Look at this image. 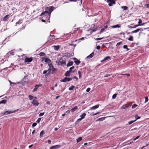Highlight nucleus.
<instances>
[{"label": "nucleus", "mask_w": 149, "mask_h": 149, "mask_svg": "<svg viewBox=\"0 0 149 149\" xmlns=\"http://www.w3.org/2000/svg\"><path fill=\"white\" fill-rule=\"evenodd\" d=\"M123 75H126L127 76V77H129L130 75V74H124Z\"/></svg>", "instance_id": "obj_54"}, {"label": "nucleus", "mask_w": 149, "mask_h": 149, "mask_svg": "<svg viewBox=\"0 0 149 149\" xmlns=\"http://www.w3.org/2000/svg\"><path fill=\"white\" fill-rule=\"evenodd\" d=\"M73 63L72 61L69 62L67 64V66H70L72 65Z\"/></svg>", "instance_id": "obj_27"}, {"label": "nucleus", "mask_w": 149, "mask_h": 149, "mask_svg": "<svg viewBox=\"0 0 149 149\" xmlns=\"http://www.w3.org/2000/svg\"><path fill=\"white\" fill-rule=\"evenodd\" d=\"M61 82H66L68 81V78L65 77L61 81Z\"/></svg>", "instance_id": "obj_20"}, {"label": "nucleus", "mask_w": 149, "mask_h": 149, "mask_svg": "<svg viewBox=\"0 0 149 149\" xmlns=\"http://www.w3.org/2000/svg\"><path fill=\"white\" fill-rule=\"evenodd\" d=\"M48 65H49V68H50L51 67H53V65H52L51 63V64H48Z\"/></svg>", "instance_id": "obj_52"}, {"label": "nucleus", "mask_w": 149, "mask_h": 149, "mask_svg": "<svg viewBox=\"0 0 149 149\" xmlns=\"http://www.w3.org/2000/svg\"><path fill=\"white\" fill-rule=\"evenodd\" d=\"M58 64L59 65H65V61L62 58L59 60L58 62Z\"/></svg>", "instance_id": "obj_3"}, {"label": "nucleus", "mask_w": 149, "mask_h": 149, "mask_svg": "<svg viewBox=\"0 0 149 149\" xmlns=\"http://www.w3.org/2000/svg\"><path fill=\"white\" fill-rule=\"evenodd\" d=\"M123 47L125 49H127V45H124Z\"/></svg>", "instance_id": "obj_55"}, {"label": "nucleus", "mask_w": 149, "mask_h": 149, "mask_svg": "<svg viewBox=\"0 0 149 149\" xmlns=\"http://www.w3.org/2000/svg\"><path fill=\"white\" fill-rule=\"evenodd\" d=\"M72 77L68 78V81H71L72 79Z\"/></svg>", "instance_id": "obj_49"}, {"label": "nucleus", "mask_w": 149, "mask_h": 149, "mask_svg": "<svg viewBox=\"0 0 149 149\" xmlns=\"http://www.w3.org/2000/svg\"><path fill=\"white\" fill-rule=\"evenodd\" d=\"M117 95V94L116 93L114 94V95H113L112 98L113 99H115Z\"/></svg>", "instance_id": "obj_33"}, {"label": "nucleus", "mask_w": 149, "mask_h": 149, "mask_svg": "<svg viewBox=\"0 0 149 149\" xmlns=\"http://www.w3.org/2000/svg\"><path fill=\"white\" fill-rule=\"evenodd\" d=\"M65 112L67 114H69L70 113V111L69 110H68L66 111Z\"/></svg>", "instance_id": "obj_59"}, {"label": "nucleus", "mask_w": 149, "mask_h": 149, "mask_svg": "<svg viewBox=\"0 0 149 149\" xmlns=\"http://www.w3.org/2000/svg\"><path fill=\"white\" fill-rule=\"evenodd\" d=\"M74 68V66H72V67H71L70 68V69H69V71H70L71 72H72V71H71L72 70V69H73Z\"/></svg>", "instance_id": "obj_46"}, {"label": "nucleus", "mask_w": 149, "mask_h": 149, "mask_svg": "<svg viewBox=\"0 0 149 149\" xmlns=\"http://www.w3.org/2000/svg\"><path fill=\"white\" fill-rule=\"evenodd\" d=\"M42 63L45 62L47 63H49L51 62V60L48 58L45 57H42Z\"/></svg>", "instance_id": "obj_2"}, {"label": "nucleus", "mask_w": 149, "mask_h": 149, "mask_svg": "<svg viewBox=\"0 0 149 149\" xmlns=\"http://www.w3.org/2000/svg\"><path fill=\"white\" fill-rule=\"evenodd\" d=\"M54 7L53 6H50L49 8L47 7L46 8V11L41 13V15L43 16V17L45 16H47V19H47L48 17L49 18L51 13L54 10Z\"/></svg>", "instance_id": "obj_1"}, {"label": "nucleus", "mask_w": 149, "mask_h": 149, "mask_svg": "<svg viewBox=\"0 0 149 149\" xmlns=\"http://www.w3.org/2000/svg\"><path fill=\"white\" fill-rule=\"evenodd\" d=\"M41 119V118H39L36 121V122L38 123H39Z\"/></svg>", "instance_id": "obj_44"}, {"label": "nucleus", "mask_w": 149, "mask_h": 149, "mask_svg": "<svg viewBox=\"0 0 149 149\" xmlns=\"http://www.w3.org/2000/svg\"><path fill=\"white\" fill-rule=\"evenodd\" d=\"M105 118L104 117H102L99 118L96 120V121H103L104 120Z\"/></svg>", "instance_id": "obj_19"}, {"label": "nucleus", "mask_w": 149, "mask_h": 149, "mask_svg": "<svg viewBox=\"0 0 149 149\" xmlns=\"http://www.w3.org/2000/svg\"><path fill=\"white\" fill-rule=\"evenodd\" d=\"M127 27H128V28H129V29L132 28V27L130 26H129V25L127 26Z\"/></svg>", "instance_id": "obj_62"}, {"label": "nucleus", "mask_w": 149, "mask_h": 149, "mask_svg": "<svg viewBox=\"0 0 149 149\" xmlns=\"http://www.w3.org/2000/svg\"><path fill=\"white\" fill-rule=\"evenodd\" d=\"M33 60V58L32 57L26 58L25 59L24 62L27 63L31 62Z\"/></svg>", "instance_id": "obj_4"}, {"label": "nucleus", "mask_w": 149, "mask_h": 149, "mask_svg": "<svg viewBox=\"0 0 149 149\" xmlns=\"http://www.w3.org/2000/svg\"><path fill=\"white\" fill-rule=\"evenodd\" d=\"M107 2L109 3V5L110 6H112L113 4L115 3V1L113 0H107Z\"/></svg>", "instance_id": "obj_5"}, {"label": "nucleus", "mask_w": 149, "mask_h": 149, "mask_svg": "<svg viewBox=\"0 0 149 149\" xmlns=\"http://www.w3.org/2000/svg\"><path fill=\"white\" fill-rule=\"evenodd\" d=\"M122 43V42H118L117 44H116V46H119Z\"/></svg>", "instance_id": "obj_43"}, {"label": "nucleus", "mask_w": 149, "mask_h": 149, "mask_svg": "<svg viewBox=\"0 0 149 149\" xmlns=\"http://www.w3.org/2000/svg\"><path fill=\"white\" fill-rule=\"evenodd\" d=\"M127 106L126 104L123 105L121 107L122 109H125L127 107Z\"/></svg>", "instance_id": "obj_32"}, {"label": "nucleus", "mask_w": 149, "mask_h": 149, "mask_svg": "<svg viewBox=\"0 0 149 149\" xmlns=\"http://www.w3.org/2000/svg\"><path fill=\"white\" fill-rule=\"evenodd\" d=\"M22 21V20L20 19L19 20V21L17 23H16V25H17V24H19L20 23H21L22 22L21 21Z\"/></svg>", "instance_id": "obj_50"}, {"label": "nucleus", "mask_w": 149, "mask_h": 149, "mask_svg": "<svg viewBox=\"0 0 149 149\" xmlns=\"http://www.w3.org/2000/svg\"><path fill=\"white\" fill-rule=\"evenodd\" d=\"M110 74H106L105 76H104V77H108L109 76H110Z\"/></svg>", "instance_id": "obj_63"}, {"label": "nucleus", "mask_w": 149, "mask_h": 149, "mask_svg": "<svg viewBox=\"0 0 149 149\" xmlns=\"http://www.w3.org/2000/svg\"><path fill=\"white\" fill-rule=\"evenodd\" d=\"M145 6L147 8H149V3L148 4H145Z\"/></svg>", "instance_id": "obj_42"}, {"label": "nucleus", "mask_w": 149, "mask_h": 149, "mask_svg": "<svg viewBox=\"0 0 149 149\" xmlns=\"http://www.w3.org/2000/svg\"><path fill=\"white\" fill-rule=\"evenodd\" d=\"M139 31H143V29H142L141 28L132 31L131 32V33L132 34L134 33H136L138 32Z\"/></svg>", "instance_id": "obj_8"}, {"label": "nucleus", "mask_w": 149, "mask_h": 149, "mask_svg": "<svg viewBox=\"0 0 149 149\" xmlns=\"http://www.w3.org/2000/svg\"><path fill=\"white\" fill-rule=\"evenodd\" d=\"M99 107V105L97 104L96 105H95L93 107H92L91 109H90L91 110H93V109H95L97 108H98Z\"/></svg>", "instance_id": "obj_13"}, {"label": "nucleus", "mask_w": 149, "mask_h": 149, "mask_svg": "<svg viewBox=\"0 0 149 149\" xmlns=\"http://www.w3.org/2000/svg\"><path fill=\"white\" fill-rule=\"evenodd\" d=\"M110 57L109 56H107L104 58V60H106L110 59Z\"/></svg>", "instance_id": "obj_34"}, {"label": "nucleus", "mask_w": 149, "mask_h": 149, "mask_svg": "<svg viewBox=\"0 0 149 149\" xmlns=\"http://www.w3.org/2000/svg\"><path fill=\"white\" fill-rule=\"evenodd\" d=\"M74 88V86L72 85L69 88V90L70 91L72 90Z\"/></svg>", "instance_id": "obj_31"}, {"label": "nucleus", "mask_w": 149, "mask_h": 149, "mask_svg": "<svg viewBox=\"0 0 149 149\" xmlns=\"http://www.w3.org/2000/svg\"><path fill=\"white\" fill-rule=\"evenodd\" d=\"M94 53L93 52L91 53L90 55L87 57V58L90 59L91 58L94 56Z\"/></svg>", "instance_id": "obj_15"}, {"label": "nucleus", "mask_w": 149, "mask_h": 149, "mask_svg": "<svg viewBox=\"0 0 149 149\" xmlns=\"http://www.w3.org/2000/svg\"><path fill=\"white\" fill-rule=\"evenodd\" d=\"M32 104H33L34 106L36 107L38 106V105L39 103L37 100H33L32 102Z\"/></svg>", "instance_id": "obj_7"}, {"label": "nucleus", "mask_w": 149, "mask_h": 149, "mask_svg": "<svg viewBox=\"0 0 149 149\" xmlns=\"http://www.w3.org/2000/svg\"><path fill=\"white\" fill-rule=\"evenodd\" d=\"M128 40L130 41H133V37L131 36H130V38L128 39Z\"/></svg>", "instance_id": "obj_28"}, {"label": "nucleus", "mask_w": 149, "mask_h": 149, "mask_svg": "<svg viewBox=\"0 0 149 149\" xmlns=\"http://www.w3.org/2000/svg\"><path fill=\"white\" fill-rule=\"evenodd\" d=\"M29 99L30 100H32L34 98H36V97H34L32 95H29Z\"/></svg>", "instance_id": "obj_24"}, {"label": "nucleus", "mask_w": 149, "mask_h": 149, "mask_svg": "<svg viewBox=\"0 0 149 149\" xmlns=\"http://www.w3.org/2000/svg\"><path fill=\"white\" fill-rule=\"evenodd\" d=\"M82 138L81 137H79L77 139V143L80 141L82 140Z\"/></svg>", "instance_id": "obj_30"}, {"label": "nucleus", "mask_w": 149, "mask_h": 149, "mask_svg": "<svg viewBox=\"0 0 149 149\" xmlns=\"http://www.w3.org/2000/svg\"><path fill=\"white\" fill-rule=\"evenodd\" d=\"M9 15H7L4 17L3 19V21H7L8 19Z\"/></svg>", "instance_id": "obj_12"}, {"label": "nucleus", "mask_w": 149, "mask_h": 149, "mask_svg": "<svg viewBox=\"0 0 149 149\" xmlns=\"http://www.w3.org/2000/svg\"><path fill=\"white\" fill-rule=\"evenodd\" d=\"M37 125V123H33L32 125V126L33 127H35Z\"/></svg>", "instance_id": "obj_48"}, {"label": "nucleus", "mask_w": 149, "mask_h": 149, "mask_svg": "<svg viewBox=\"0 0 149 149\" xmlns=\"http://www.w3.org/2000/svg\"><path fill=\"white\" fill-rule=\"evenodd\" d=\"M60 146L59 145H56L51 147L49 149H56L59 148Z\"/></svg>", "instance_id": "obj_9"}, {"label": "nucleus", "mask_w": 149, "mask_h": 149, "mask_svg": "<svg viewBox=\"0 0 149 149\" xmlns=\"http://www.w3.org/2000/svg\"><path fill=\"white\" fill-rule=\"evenodd\" d=\"M82 119H81V118H79L77 119V122H79Z\"/></svg>", "instance_id": "obj_58"}, {"label": "nucleus", "mask_w": 149, "mask_h": 149, "mask_svg": "<svg viewBox=\"0 0 149 149\" xmlns=\"http://www.w3.org/2000/svg\"><path fill=\"white\" fill-rule=\"evenodd\" d=\"M77 109L78 107L77 106H75L71 109V111L72 112H74Z\"/></svg>", "instance_id": "obj_16"}, {"label": "nucleus", "mask_w": 149, "mask_h": 149, "mask_svg": "<svg viewBox=\"0 0 149 149\" xmlns=\"http://www.w3.org/2000/svg\"><path fill=\"white\" fill-rule=\"evenodd\" d=\"M47 72H48V73H49V71L48 70V69L47 70H45L43 72V74H45L47 73Z\"/></svg>", "instance_id": "obj_40"}, {"label": "nucleus", "mask_w": 149, "mask_h": 149, "mask_svg": "<svg viewBox=\"0 0 149 149\" xmlns=\"http://www.w3.org/2000/svg\"><path fill=\"white\" fill-rule=\"evenodd\" d=\"M74 60L75 63L77 65H79L80 63V61L77 60V59L75 58H74Z\"/></svg>", "instance_id": "obj_14"}, {"label": "nucleus", "mask_w": 149, "mask_h": 149, "mask_svg": "<svg viewBox=\"0 0 149 149\" xmlns=\"http://www.w3.org/2000/svg\"><path fill=\"white\" fill-rule=\"evenodd\" d=\"M137 105H136L135 104H134L132 105V109H134L135 108H136V107H137Z\"/></svg>", "instance_id": "obj_39"}, {"label": "nucleus", "mask_w": 149, "mask_h": 149, "mask_svg": "<svg viewBox=\"0 0 149 149\" xmlns=\"http://www.w3.org/2000/svg\"><path fill=\"white\" fill-rule=\"evenodd\" d=\"M121 27V26L119 24H117L116 25L113 26H111V27L113 28H120Z\"/></svg>", "instance_id": "obj_17"}, {"label": "nucleus", "mask_w": 149, "mask_h": 149, "mask_svg": "<svg viewBox=\"0 0 149 149\" xmlns=\"http://www.w3.org/2000/svg\"><path fill=\"white\" fill-rule=\"evenodd\" d=\"M17 110L15 111H5L4 113V115H7L9 114L15 112Z\"/></svg>", "instance_id": "obj_6"}, {"label": "nucleus", "mask_w": 149, "mask_h": 149, "mask_svg": "<svg viewBox=\"0 0 149 149\" xmlns=\"http://www.w3.org/2000/svg\"><path fill=\"white\" fill-rule=\"evenodd\" d=\"M44 112L41 113L39 114V116L40 117L44 115Z\"/></svg>", "instance_id": "obj_47"}, {"label": "nucleus", "mask_w": 149, "mask_h": 149, "mask_svg": "<svg viewBox=\"0 0 149 149\" xmlns=\"http://www.w3.org/2000/svg\"><path fill=\"white\" fill-rule=\"evenodd\" d=\"M102 38H98L96 39V40H101L102 39Z\"/></svg>", "instance_id": "obj_60"}, {"label": "nucleus", "mask_w": 149, "mask_h": 149, "mask_svg": "<svg viewBox=\"0 0 149 149\" xmlns=\"http://www.w3.org/2000/svg\"><path fill=\"white\" fill-rule=\"evenodd\" d=\"M86 115V114L85 113H84L82 114L80 116V117L83 119L84 118Z\"/></svg>", "instance_id": "obj_23"}, {"label": "nucleus", "mask_w": 149, "mask_h": 149, "mask_svg": "<svg viewBox=\"0 0 149 149\" xmlns=\"http://www.w3.org/2000/svg\"><path fill=\"white\" fill-rule=\"evenodd\" d=\"M48 143L49 144H50L51 143V141H50V140H48Z\"/></svg>", "instance_id": "obj_61"}, {"label": "nucleus", "mask_w": 149, "mask_h": 149, "mask_svg": "<svg viewBox=\"0 0 149 149\" xmlns=\"http://www.w3.org/2000/svg\"><path fill=\"white\" fill-rule=\"evenodd\" d=\"M78 72L79 75V78H81V72L80 71H78Z\"/></svg>", "instance_id": "obj_35"}, {"label": "nucleus", "mask_w": 149, "mask_h": 149, "mask_svg": "<svg viewBox=\"0 0 149 149\" xmlns=\"http://www.w3.org/2000/svg\"><path fill=\"white\" fill-rule=\"evenodd\" d=\"M104 29L103 28L101 30V31H100V33H101L104 32Z\"/></svg>", "instance_id": "obj_56"}, {"label": "nucleus", "mask_w": 149, "mask_h": 149, "mask_svg": "<svg viewBox=\"0 0 149 149\" xmlns=\"http://www.w3.org/2000/svg\"><path fill=\"white\" fill-rule=\"evenodd\" d=\"M45 134V132L43 130L41 131L40 134V137L41 138Z\"/></svg>", "instance_id": "obj_22"}, {"label": "nucleus", "mask_w": 149, "mask_h": 149, "mask_svg": "<svg viewBox=\"0 0 149 149\" xmlns=\"http://www.w3.org/2000/svg\"><path fill=\"white\" fill-rule=\"evenodd\" d=\"M145 24V23H143L142 24H136L134 25L132 27V28H136V27H138L139 26H142L144 25Z\"/></svg>", "instance_id": "obj_18"}, {"label": "nucleus", "mask_w": 149, "mask_h": 149, "mask_svg": "<svg viewBox=\"0 0 149 149\" xmlns=\"http://www.w3.org/2000/svg\"><path fill=\"white\" fill-rule=\"evenodd\" d=\"M100 48V46L99 45L97 46L96 47V48L97 49H99Z\"/></svg>", "instance_id": "obj_57"}, {"label": "nucleus", "mask_w": 149, "mask_h": 149, "mask_svg": "<svg viewBox=\"0 0 149 149\" xmlns=\"http://www.w3.org/2000/svg\"><path fill=\"white\" fill-rule=\"evenodd\" d=\"M70 72L69 71H67L65 74V75L67 77H69L70 76Z\"/></svg>", "instance_id": "obj_21"}, {"label": "nucleus", "mask_w": 149, "mask_h": 149, "mask_svg": "<svg viewBox=\"0 0 149 149\" xmlns=\"http://www.w3.org/2000/svg\"><path fill=\"white\" fill-rule=\"evenodd\" d=\"M54 49L55 50H58L59 48V46H54Z\"/></svg>", "instance_id": "obj_25"}, {"label": "nucleus", "mask_w": 149, "mask_h": 149, "mask_svg": "<svg viewBox=\"0 0 149 149\" xmlns=\"http://www.w3.org/2000/svg\"><path fill=\"white\" fill-rule=\"evenodd\" d=\"M121 8L123 9L124 10H127L128 7L126 6H122L121 7Z\"/></svg>", "instance_id": "obj_29"}, {"label": "nucleus", "mask_w": 149, "mask_h": 149, "mask_svg": "<svg viewBox=\"0 0 149 149\" xmlns=\"http://www.w3.org/2000/svg\"><path fill=\"white\" fill-rule=\"evenodd\" d=\"M136 121V120H131L128 122V123L129 125H130V124H132V123H134V122H135Z\"/></svg>", "instance_id": "obj_38"}, {"label": "nucleus", "mask_w": 149, "mask_h": 149, "mask_svg": "<svg viewBox=\"0 0 149 149\" xmlns=\"http://www.w3.org/2000/svg\"><path fill=\"white\" fill-rule=\"evenodd\" d=\"M140 137V136H137L135 139L133 140V141H135V140L138 139Z\"/></svg>", "instance_id": "obj_53"}, {"label": "nucleus", "mask_w": 149, "mask_h": 149, "mask_svg": "<svg viewBox=\"0 0 149 149\" xmlns=\"http://www.w3.org/2000/svg\"><path fill=\"white\" fill-rule=\"evenodd\" d=\"M40 86H41L40 85H36L35 86V88L33 90V92H34L37 91L38 87Z\"/></svg>", "instance_id": "obj_10"}, {"label": "nucleus", "mask_w": 149, "mask_h": 149, "mask_svg": "<svg viewBox=\"0 0 149 149\" xmlns=\"http://www.w3.org/2000/svg\"><path fill=\"white\" fill-rule=\"evenodd\" d=\"M90 90H91L90 88H88L87 89L86 91L87 92H88L90 91Z\"/></svg>", "instance_id": "obj_51"}, {"label": "nucleus", "mask_w": 149, "mask_h": 149, "mask_svg": "<svg viewBox=\"0 0 149 149\" xmlns=\"http://www.w3.org/2000/svg\"><path fill=\"white\" fill-rule=\"evenodd\" d=\"M136 120L140 118V117L139 116L137 115H136L135 116Z\"/></svg>", "instance_id": "obj_37"}, {"label": "nucleus", "mask_w": 149, "mask_h": 149, "mask_svg": "<svg viewBox=\"0 0 149 149\" xmlns=\"http://www.w3.org/2000/svg\"><path fill=\"white\" fill-rule=\"evenodd\" d=\"M7 102L6 100H4L0 102V104H5Z\"/></svg>", "instance_id": "obj_26"}, {"label": "nucleus", "mask_w": 149, "mask_h": 149, "mask_svg": "<svg viewBox=\"0 0 149 149\" xmlns=\"http://www.w3.org/2000/svg\"><path fill=\"white\" fill-rule=\"evenodd\" d=\"M142 22L141 20V19H139L138 23L139 24H141V23Z\"/></svg>", "instance_id": "obj_45"}, {"label": "nucleus", "mask_w": 149, "mask_h": 149, "mask_svg": "<svg viewBox=\"0 0 149 149\" xmlns=\"http://www.w3.org/2000/svg\"><path fill=\"white\" fill-rule=\"evenodd\" d=\"M39 55L40 56H44L45 54L43 52H41L40 53Z\"/></svg>", "instance_id": "obj_36"}, {"label": "nucleus", "mask_w": 149, "mask_h": 149, "mask_svg": "<svg viewBox=\"0 0 149 149\" xmlns=\"http://www.w3.org/2000/svg\"><path fill=\"white\" fill-rule=\"evenodd\" d=\"M48 70L49 71V72L51 71L53 72L55 71L56 70V69L52 67H51L50 68H49L48 69Z\"/></svg>", "instance_id": "obj_11"}, {"label": "nucleus", "mask_w": 149, "mask_h": 149, "mask_svg": "<svg viewBox=\"0 0 149 149\" xmlns=\"http://www.w3.org/2000/svg\"><path fill=\"white\" fill-rule=\"evenodd\" d=\"M73 78L74 79H76L77 80L78 79V78H77V77H76V76H74V77H73Z\"/></svg>", "instance_id": "obj_64"}, {"label": "nucleus", "mask_w": 149, "mask_h": 149, "mask_svg": "<svg viewBox=\"0 0 149 149\" xmlns=\"http://www.w3.org/2000/svg\"><path fill=\"white\" fill-rule=\"evenodd\" d=\"M145 103H146L148 102V99L147 97H145Z\"/></svg>", "instance_id": "obj_41"}]
</instances>
